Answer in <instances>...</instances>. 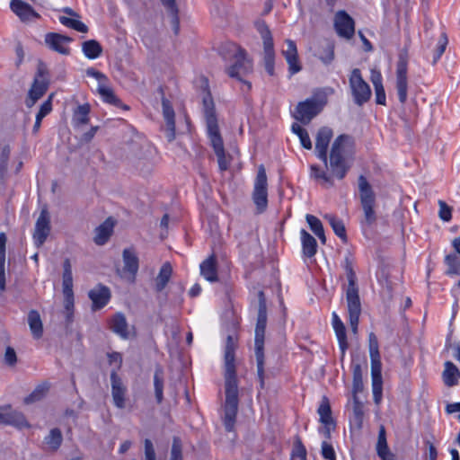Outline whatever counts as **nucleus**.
I'll return each instance as SVG.
<instances>
[{
	"mask_svg": "<svg viewBox=\"0 0 460 460\" xmlns=\"http://www.w3.org/2000/svg\"><path fill=\"white\" fill-rule=\"evenodd\" d=\"M202 81L204 88L202 106L207 124L208 136L210 140V144L215 151V154L217 157V163L220 171H226L229 166V160L226 156L224 142L219 131L217 118L215 111V103L212 95L208 90V80L206 78H203Z\"/></svg>",
	"mask_w": 460,
	"mask_h": 460,
	"instance_id": "nucleus-1",
	"label": "nucleus"
},
{
	"mask_svg": "<svg viewBox=\"0 0 460 460\" xmlns=\"http://www.w3.org/2000/svg\"><path fill=\"white\" fill-rule=\"evenodd\" d=\"M355 139L342 134L333 141L327 165L333 178L343 180L353 165L355 159Z\"/></svg>",
	"mask_w": 460,
	"mask_h": 460,
	"instance_id": "nucleus-2",
	"label": "nucleus"
},
{
	"mask_svg": "<svg viewBox=\"0 0 460 460\" xmlns=\"http://www.w3.org/2000/svg\"><path fill=\"white\" fill-rule=\"evenodd\" d=\"M343 267L348 279L346 300L348 304L349 324L352 331L356 332L361 314V303L358 295V288L357 286V276L353 270V258L350 253L345 256Z\"/></svg>",
	"mask_w": 460,
	"mask_h": 460,
	"instance_id": "nucleus-3",
	"label": "nucleus"
},
{
	"mask_svg": "<svg viewBox=\"0 0 460 460\" xmlns=\"http://www.w3.org/2000/svg\"><path fill=\"white\" fill-rule=\"evenodd\" d=\"M222 53L225 58L233 57L234 61L227 68V74L247 85V89L252 88V84L242 79L243 75H247L252 70V64L246 57V51L234 42H227L222 47Z\"/></svg>",
	"mask_w": 460,
	"mask_h": 460,
	"instance_id": "nucleus-4",
	"label": "nucleus"
},
{
	"mask_svg": "<svg viewBox=\"0 0 460 460\" xmlns=\"http://www.w3.org/2000/svg\"><path fill=\"white\" fill-rule=\"evenodd\" d=\"M226 401L224 404L223 423L227 432L234 429L239 405V388L237 376H226L225 382Z\"/></svg>",
	"mask_w": 460,
	"mask_h": 460,
	"instance_id": "nucleus-5",
	"label": "nucleus"
},
{
	"mask_svg": "<svg viewBox=\"0 0 460 460\" xmlns=\"http://www.w3.org/2000/svg\"><path fill=\"white\" fill-rule=\"evenodd\" d=\"M267 324V306L263 292L259 293L258 316L255 327L254 351L257 374H264V340Z\"/></svg>",
	"mask_w": 460,
	"mask_h": 460,
	"instance_id": "nucleus-6",
	"label": "nucleus"
},
{
	"mask_svg": "<svg viewBox=\"0 0 460 460\" xmlns=\"http://www.w3.org/2000/svg\"><path fill=\"white\" fill-rule=\"evenodd\" d=\"M360 204L364 213V223L372 226L376 221V214L374 209L376 205V193L364 175L358 178Z\"/></svg>",
	"mask_w": 460,
	"mask_h": 460,
	"instance_id": "nucleus-7",
	"label": "nucleus"
},
{
	"mask_svg": "<svg viewBox=\"0 0 460 460\" xmlns=\"http://www.w3.org/2000/svg\"><path fill=\"white\" fill-rule=\"evenodd\" d=\"M349 89L353 102L358 106L367 103L372 95L369 84L363 79L358 68H354L349 78Z\"/></svg>",
	"mask_w": 460,
	"mask_h": 460,
	"instance_id": "nucleus-8",
	"label": "nucleus"
},
{
	"mask_svg": "<svg viewBox=\"0 0 460 460\" xmlns=\"http://www.w3.org/2000/svg\"><path fill=\"white\" fill-rule=\"evenodd\" d=\"M408 51H400L396 64V91L399 102L404 104L408 98Z\"/></svg>",
	"mask_w": 460,
	"mask_h": 460,
	"instance_id": "nucleus-9",
	"label": "nucleus"
},
{
	"mask_svg": "<svg viewBox=\"0 0 460 460\" xmlns=\"http://www.w3.org/2000/svg\"><path fill=\"white\" fill-rule=\"evenodd\" d=\"M252 200L256 206L257 213H263L268 207V181L264 166L258 168L252 191Z\"/></svg>",
	"mask_w": 460,
	"mask_h": 460,
	"instance_id": "nucleus-10",
	"label": "nucleus"
},
{
	"mask_svg": "<svg viewBox=\"0 0 460 460\" xmlns=\"http://www.w3.org/2000/svg\"><path fill=\"white\" fill-rule=\"evenodd\" d=\"M323 108V103L314 98L298 102L293 114L294 118L303 124H308Z\"/></svg>",
	"mask_w": 460,
	"mask_h": 460,
	"instance_id": "nucleus-11",
	"label": "nucleus"
},
{
	"mask_svg": "<svg viewBox=\"0 0 460 460\" xmlns=\"http://www.w3.org/2000/svg\"><path fill=\"white\" fill-rule=\"evenodd\" d=\"M333 22L335 31L340 37L346 40L352 39L355 34V21L346 11H338Z\"/></svg>",
	"mask_w": 460,
	"mask_h": 460,
	"instance_id": "nucleus-12",
	"label": "nucleus"
},
{
	"mask_svg": "<svg viewBox=\"0 0 460 460\" xmlns=\"http://www.w3.org/2000/svg\"><path fill=\"white\" fill-rule=\"evenodd\" d=\"M0 425H10L18 429L30 428L25 416L13 410L11 404L0 406Z\"/></svg>",
	"mask_w": 460,
	"mask_h": 460,
	"instance_id": "nucleus-13",
	"label": "nucleus"
},
{
	"mask_svg": "<svg viewBox=\"0 0 460 460\" xmlns=\"http://www.w3.org/2000/svg\"><path fill=\"white\" fill-rule=\"evenodd\" d=\"M50 233V217L48 209L42 208L38 217L33 233L34 243L37 247L41 246Z\"/></svg>",
	"mask_w": 460,
	"mask_h": 460,
	"instance_id": "nucleus-14",
	"label": "nucleus"
},
{
	"mask_svg": "<svg viewBox=\"0 0 460 460\" xmlns=\"http://www.w3.org/2000/svg\"><path fill=\"white\" fill-rule=\"evenodd\" d=\"M238 348L237 336L229 334L226 337L224 349V367L225 374L236 373L235 350Z\"/></svg>",
	"mask_w": 460,
	"mask_h": 460,
	"instance_id": "nucleus-15",
	"label": "nucleus"
},
{
	"mask_svg": "<svg viewBox=\"0 0 460 460\" xmlns=\"http://www.w3.org/2000/svg\"><path fill=\"white\" fill-rule=\"evenodd\" d=\"M72 41L71 37L58 32H49L45 35V44L49 49L65 56L70 54V49L67 45Z\"/></svg>",
	"mask_w": 460,
	"mask_h": 460,
	"instance_id": "nucleus-16",
	"label": "nucleus"
},
{
	"mask_svg": "<svg viewBox=\"0 0 460 460\" xmlns=\"http://www.w3.org/2000/svg\"><path fill=\"white\" fill-rule=\"evenodd\" d=\"M333 136L332 129L328 127L319 128L315 138V152L317 157L327 165L328 147Z\"/></svg>",
	"mask_w": 460,
	"mask_h": 460,
	"instance_id": "nucleus-17",
	"label": "nucleus"
},
{
	"mask_svg": "<svg viewBox=\"0 0 460 460\" xmlns=\"http://www.w3.org/2000/svg\"><path fill=\"white\" fill-rule=\"evenodd\" d=\"M111 395L114 405L119 409L126 407L128 394L127 385L119 376H111Z\"/></svg>",
	"mask_w": 460,
	"mask_h": 460,
	"instance_id": "nucleus-18",
	"label": "nucleus"
},
{
	"mask_svg": "<svg viewBox=\"0 0 460 460\" xmlns=\"http://www.w3.org/2000/svg\"><path fill=\"white\" fill-rule=\"evenodd\" d=\"M49 79H39L34 77L33 83L28 92L25 105L31 108L46 93L49 88Z\"/></svg>",
	"mask_w": 460,
	"mask_h": 460,
	"instance_id": "nucleus-19",
	"label": "nucleus"
},
{
	"mask_svg": "<svg viewBox=\"0 0 460 460\" xmlns=\"http://www.w3.org/2000/svg\"><path fill=\"white\" fill-rule=\"evenodd\" d=\"M88 296L93 302L92 309L97 311L103 308L109 303L111 291L108 287L99 284L89 291Z\"/></svg>",
	"mask_w": 460,
	"mask_h": 460,
	"instance_id": "nucleus-20",
	"label": "nucleus"
},
{
	"mask_svg": "<svg viewBox=\"0 0 460 460\" xmlns=\"http://www.w3.org/2000/svg\"><path fill=\"white\" fill-rule=\"evenodd\" d=\"M287 49L282 50V54L288 65V72L295 75L301 71L302 66L298 60L297 49L295 41L286 40Z\"/></svg>",
	"mask_w": 460,
	"mask_h": 460,
	"instance_id": "nucleus-21",
	"label": "nucleus"
},
{
	"mask_svg": "<svg viewBox=\"0 0 460 460\" xmlns=\"http://www.w3.org/2000/svg\"><path fill=\"white\" fill-rule=\"evenodd\" d=\"M163 115L165 120V136L169 142H172L175 138V113L171 102L163 98L162 100Z\"/></svg>",
	"mask_w": 460,
	"mask_h": 460,
	"instance_id": "nucleus-22",
	"label": "nucleus"
},
{
	"mask_svg": "<svg viewBox=\"0 0 460 460\" xmlns=\"http://www.w3.org/2000/svg\"><path fill=\"white\" fill-rule=\"evenodd\" d=\"M10 8L23 22L30 21L31 18H40V14L22 0H12Z\"/></svg>",
	"mask_w": 460,
	"mask_h": 460,
	"instance_id": "nucleus-23",
	"label": "nucleus"
},
{
	"mask_svg": "<svg viewBox=\"0 0 460 460\" xmlns=\"http://www.w3.org/2000/svg\"><path fill=\"white\" fill-rule=\"evenodd\" d=\"M109 327L111 331L119 335L121 339L129 338L128 324L126 316L122 313H116L109 320Z\"/></svg>",
	"mask_w": 460,
	"mask_h": 460,
	"instance_id": "nucleus-24",
	"label": "nucleus"
},
{
	"mask_svg": "<svg viewBox=\"0 0 460 460\" xmlns=\"http://www.w3.org/2000/svg\"><path fill=\"white\" fill-rule=\"evenodd\" d=\"M199 268L201 276L208 281L217 282L218 280L217 256L214 253L203 261Z\"/></svg>",
	"mask_w": 460,
	"mask_h": 460,
	"instance_id": "nucleus-25",
	"label": "nucleus"
},
{
	"mask_svg": "<svg viewBox=\"0 0 460 460\" xmlns=\"http://www.w3.org/2000/svg\"><path fill=\"white\" fill-rule=\"evenodd\" d=\"M114 222L111 217L107 218L95 229L94 243L97 245L105 244L113 233Z\"/></svg>",
	"mask_w": 460,
	"mask_h": 460,
	"instance_id": "nucleus-26",
	"label": "nucleus"
},
{
	"mask_svg": "<svg viewBox=\"0 0 460 460\" xmlns=\"http://www.w3.org/2000/svg\"><path fill=\"white\" fill-rule=\"evenodd\" d=\"M332 326L338 339L341 357L344 356L349 344L347 341L346 328L336 313H332Z\"/></svg>",
	"mask_w": 460,
	"mask_h": 460,
	"instance_id": "nucleus-27",
	"label": "nucleus"
},
{
	"mask_svg": "<svg viewBox=\"0 0 460 460\" xmlns=\"http://www.w3.org/2000/svg\"><path fill=\"white\" fill-rule=\"evenodd\" d=\"M352 416L349 419L350 426L360 430L364 420V404L358 395L352 399Z\"/></svg>",
	"mask_w": 460,
	"mask_h": 460,
	"instance_id": "nucleus-28",
	"label": "nucleus"
},
{
	"mask_svg": "<svg viewBox=\"0 0 460 460\" xmlns=\"http://www.w3.org/2000/svg\"><path fill=\"white\" fill-rule=\"evenodd\" d=\"M172 274V265L169 262L164 263L159 270L157 277L155 278V292H157V293L162 292L165 288L168 282L170 281Z\"/></svg>",
	"mask_w": 460,
	"mask_h": 460,
	"instance_id": "nucleus-29",
	"label": "nucleus"
},
{
	"mask_svg": "<svg viewBox=\"0 0 460 460\" xmlns=\"http://www.w3.org/2000/svg\"><path fill=\"white\" fill-rule=\"evenodd\" d=\"M97 92L102 96V100L115 107L128 110V106L123 104L122 102L116 96L113 90L102 84H100L97 88Z\"/></svg>",
	"mask_w": 460,
	"mask_h": 460,
	"instance_id": "nucleus-30",
	"label": "nucleus"
},
{
	"mask_svg": "<svg viewBox=\"0 0 460 460\" xmlns=\"http://www.w3.org/2000/svg\"><path fill=\"white\" fill-rule=\"evenodd\" d=\"M300 234L303 254L307 258H312L317 252V242L315 238L305 229L301 230Z\"/></svg>",
	"mask_w": 460,
	"mask_h": 460,
	"instance_id": "nucleus-31",
	"label": "nucleus"
},
{
	"mask_svg": "<svg viewBox=\"0 0 460 460\" xmlns=\"http://www.w3.org/2000/svg\"><path fill=\"white\" fill-rule=\"evenodd\" d=\"M28 324L33 338L40 339L43 335V324L37 310L32 309L28 313Z\"/></svg>",
	"mask_w": 460,
	"mask_h": 460,
	"instance_id": "nucleus-32",
	"label": "nucleus"
},
{
	"mask_svg": "<svg viewBox=\"0 0 460 460\" xmlns=\"http://www.w3.org/2000/svg\"><path fill=\"white\" fill-rule=\"evenodd\" d=\"M91 106L89 103L79 105L73 113L72 122L75 127L86 125L89 122Z\"/></svg>",
	"mask_w": 460,
	"mask_h": 460,
	"instance_id": "nucleus-33",
	"label": "nucleus"
},
{
	"mask_svg": "<svg viewBox=\"0 0 460 460\" xmlns=\"http://www.w3.org/2000/svg\"><path fill=\"white\" fill-rule=\"evenodd\" d=\"M124 271L135 276L138 270V258L133 250L125 249L123 251Z\"/></svg>",
	"mask_w": 460,
	"mask_h": 460,
	"instance_id": "nucleus-34",
	"label": "nucleus"
},
{
	"mask_svg": "<svg viewBox=\"0 0 460 460\" xmlns=\"http://www.w3.org/2000/svg\"><path fill=\"white\" fill-rule=\"evenodd\" d=\"M161 3L166 8L168 13L170 14L172 30L174 33L177 34L180 30V18L179 9L175 3V0H161Z\"/></svg>",
	"mask_w": 460,
	"mask_h": 460,
	"instance_id": "nucleus-35",
	"label": "nucleus"
},
{
	"mask_svg": "<svg viewBox=\"0 0 460 460\" xmlns=\"http://www.w3.org/2000/svg\"><path fill=\"white\" fill-rule=\"evenodd\" d=\"M53 93L40 105V111L36 115L35 123L32 128V133L37 134L40 128L42 119L52 111Z\"/></svg>",
	"mask_w": 460,
	"mask_h": 460,
	"instance_id": "nucleus-36",
	"label": "nucleus"
},
{
	"mask_svg": "<svg viewBox=\"0 0 460 460\" xmlns=\"http://www.w3.org/2000/svg\"><path fill=\"white\" fill-rule=\"evenodd\" d=\"M311 177L327 188L333 187L334 181L332 174H328L324 170L321 169L318 165L313 164L310 167Z\"/></svg>",
	"mask_w": 460,
	"mask_h": 460,
	"instance_id": "nucleus-37",
	"label": "nucleus"
},
{
	"mask_svg": "<svg viewBox=\"0 0 460 460\" xmlns=\"http://www.w3.org/2000/svg\"><path fill=\"white\" fill-rule=\"evenodd\" d=\"M82 49L85 57L89 59H95L102 53V47L95 40H89L83 42Z\"/></svg>",
	"mask_w": 460,
	"mask_h": 460,
	"instance_id": "nucleus-38",
	"label": "nucleus"
},
{
	"mask_svg": "<svg viewBox=\"0 0 460 460\" xmlns=\"http://www.w3.org/2000/svg\"><path fill=\"white\" fill-rule=\"evenodd\" d=\"M62 442L63 435L58 428L51 429L49 434L44 438V443L53 452H56L60 447Z\"/></svg>",
	"mask_w": 460,
	"mask_h": 460,
	"instance_id": "nucleus-39",
	"label": "nucleus"
},
{
	"mask_svg": "<svg viewBox=\"0 0 460 460\" xmlns=\"http://www.w3.org/2000/svg\"><path fill=\"white\" fill-rule=\"evenodd\" d=\"M305 218L313 233L320 239L323 244H325L326 237L324 234L323 224L320 219L309 214L306 215Z\"/></svg>",
	"mask_w": 460,
	"mask_h": 460,
	"instance_id": "nucleus-40",
	"label": "nucleus"
},
{
	"mask_svg": "<svg viewBox=\"0 0 460 460\" xmlns=\"http://www.w3.org/2000/svg\"><path fill=\"white\" fill-rule=\"evenodd\" d=\"M63 293L73 292V275L72 266L69 259H66L63 262Z\"/></svg>",
	"mask_w": 460,
	"mask_h": 460,
	"instance_id": "nucleus-41",
	"label": "nucleus"
},
{
	"mask_svg": "<svg viewBox=\"0 0 460 460\" xmlns=\"http://www.w3.org/2000/svg\"><path fill=\"white\" fill-rule=\"evenodd\" d=\"M320 416V421L323 424H333V418L332 416V409L327 397L323 396L321 404L317 410Z\"/></svg>",
	"mask_w": 460,
	"mask_h": 460,
	"instance_id": "nucleus-42",
	"label": "nucleus"
},
{
	"mask_svg": "<svg viewBox=\"0 0 460 460\" xmlns=\"http://www.w3.org/2000/svg\"><path fill=\"white\" fill-rule=\"evenodd\" d=\"M50 384L49 382H43L40 384L33 392L24 399L26 404L41 400L49 392Z\"/></svg>",
	"mask_w": 460,
	"mask_h": 460,
	"instance_id": "nucleus-43",
	"label": "nucleus"
},
{
	"mask_svg": "<svg viewBox=\"0 0 460 460\" xmlns=\"http://www.w3.org/2000/svg\"><path fill=\"white\" fill-rule=\"evenodd\" d=\"M325 219L328 220L329 224L331 225L332 228L333 229L334 233L344 242L347 241V234H346V229L345 226L342 222V220L337 218L336 217L332 215H326Z\"/></svg>",
	"mask_w": 460,
	"mask_h": 460,
	"instance_id": "nucleus-44",
	"label": "nucleus"
},
{
	"mask_svg": "<svg viewBox=\"0 0 460 460\" xmlns=\"http://www.w3.org/2000/svg\"><path fill=\"white\" fill-rule=\"evenodd\" d=\"M256 29L263 40V49L274 47L271 32L265 22H257Z\"/></svg>",
	"mask_w": 460,
	"mask_h": 460,
	"instance_id": "nucleus-45",
	"label": "nucleus"
},
{
	"mask_svg": "<svg viewBox=\"0 0 460 460\" xmlns=\"http://www.w3.org/2000/svg\"><path fill=\"white\" fill-rule=\"evenodd\" d=\"M11 154L9 145H3L0 147V180L4 181L7 172L8 161Z\"/></svg>",
	"mask_w": 460,
	"mask_h": 460,
	"instance_id": "nucleus-46",
	"label": "nucleus"
},
{
	"mask_svg": "<svg viewBox=\"0 0 460 460\" xmlns=\"http://www.w3.org/2000/svg\"><path fill=\"white\" fill-rule=\"evenodd\" d=\"M445 263L447 266V275H460V261L456 253L447 254Z\"/></svg>",
	"mask_w": 460,
	"mask_h": 460,
	"instance_id": "nucleus-47",
	"label": "nucleus"
},
{
	"mask_svg": "<svg viewBox=\"0 0 460 460\" xmlns=\"http://www.w3.org/2000/svg\"><path fill=\"white\" fill-rule=\"evenodd\" d=\"M383 376H372L373 398L376 404H379L383 396Z\"/></svg>",
	"mask_w": 460,
	"mask_h": 460,
	"instance_id": "nucleus-48",
	"label": "nucleus"
},
{
	"mask_svg": "<svg viewBox=\"0 0 460 460\" xmlns=\"http://www.w3.org/2000/svg\"><path fill=\"white\" fill-rule=\"evenodd\" d=\"M274 59H275L274 47L264 48V66H265L266 72L270 75H274Z\"/></svg>",
	"mask_w": 460,
	"mask_h": 460,
	"instance_id": "nucleus-49",
	"label": "nucleus"
},
{
	"mask_svg": "<svg viewBox=\"0 0 460 460\" xmlns=\"http://www.w3.org/2000/svg\"><path fill=\"white\" fill-rule=\"evenodd\" d=\"M447 43H448V39H447V33L442 32L440 35V38L438 40L437 49H435L434 54H433V60H432L433 64H436L439 60V58H441V56L443 55V53L446 50Z\"/></svg>",
	"mask_w": 460,
	"mask_h": 460,
	"instance_id": "nucleus-50",
	"label": "nucleus"
},
{
	"mask_svg": "<svg viewBox=\"0 0 460 460\" xmlns=\"http://www.w3.org/2000/svg\"><path fill=\"white\" fill-rule=\"evenodd\" d=\"M388 449L385 429L384 426H380L376 443L377 456L384 455Z\"/></svg>",
	"mask_w": 460,
	"mask_h": 460,
	"instance_id": "nucleus-51",
	"label": "nucleus"
},
{
	"mask_svg": "<svg viewBox=\"0 0 460 460\" xmlns=\"http://www.w3.org/2000/svg\"><path fill=\"white\" fill-rule=\"evenodd\" d=\"M293 460H306V449L301 441V438L297 436L295 439V448L292 453Z\"/></svg>",
	"mask_w": 460,
	"mask_h": 460,
	"instance_id": "nucleus-52",
	"label": "nucleus"
},
{
	"mask_svg": "<svg viewBox=\"0 0 460 460\" xmlns=\"http://www.w3.org/2000/svg\"><path fill=\"white\" fill-rule=\"evenodd\" d=\"M320 60L325 64H331L334 59V46L332 43L326 42L323 48V53L319 57Z\"/></svg>",
	"mask_w": 460,
	"mask_h": 460,
	"instance_id": "nucleus-53",
	"label": "nucleus"
},
{
	"mask_svg": "<svg viewBox=\"0 0 460 460\" xmlns=\"http://www.w3.org/2000/svg\"><path fill=\"white\" fill-rule=\"evenodd\" d=\"M107 356L109 364L112 367L111 374H116L117 371L119 370L122 364V355L119 352H111L108 353Z\"/></svg>",
	"mask_w": 460,
	"mask_h": 460,
	"instance_id": "nucleus-54",
	"label": "nucleus"
},
{
	"mask_svg": "<svg viewBox=\"0 0 460 460\" xmlns=\"http://www.w3.org/2000/svg\"><path fill=\"white\" fill-rule=\"evenodd\" d=\"M439 211L438 216L441 220L449 222L452 218V208L449 207L444 200H438Z\"/></svg>",
	"mask_w": 460,
	"mask_h": 460,
	"instance_id": "nucleus-55",
	"label": "nucleus"
},
{
	"mask_svg": "<svg viewBox=\"0 0 460 460\" xmlns=\"http://www.w3.org/2000/svg\"><path fill=\"white\" fill-rule=\"evenodd\" d=\"M425 445V452H424V459L425 460H437L438 458V450L430 440H424Z\"/></svg>",
	"mask_w": 460,
	"mask_h": 460,
	"instance_id": "nucleus-56",
	"label": "nucleus"
},
{
	"mask_svg": "<svg viewBox=\"0 0 460 460\" xmlns=\"http://www.w3.org/2000/svg\"><path fill=\"white\" fill-rule=\"evenodd\" d=\"M154 385H155V394L157 403H161L164 399L163 390H164V380L160 376H155L154 378Z\"/></svg>",
	"mask_w": 460,
	"mask_h": 460,
	"instance_id": "nucleus-57",
	"label": "nucleus"
},
{
	"mask_svg": "<svg viewBox=\"0 0 460 460\" xmlns=\"http://www.w3.org/2000/svg\"><path fill=\"white\" fill-rule=\"evenodd\" d=\"M170 460H182L181 443L178 438H173Z\"/></svg>",
	"mask_w": 460,
	"mask_h": 460,
	"instance_id": "nucleus-58",
	"label": "nucleus"
},
{
	"mask_svg": "<svg viewBox=\"0 0 460 460\" xmlns=\"http://www.w3.org/2000/svg\"><path fill=\"white\" fill-rule=\"evenodd\" d=\"M321 453H322L323 457L326 460H335L336 459V453L334 451V448L327 441H323L322 443Z\"/></svg>",
	"mask_w": 460,
	"mask_h": 460,
	"instance_id": "nucleus-59",
	"label": "nucleus"
},
{
	"mask_svg": "<svg viewBox=\"0 0 460 460\" xmlns=\"http://www.w3.org/2000/svg\"><path fill=\"white\" fill-rule=\"evenodd\" d=\"M370 359H371V374H381L382 363H381L380 353H376V354L371 353Z\"/></svg>",
	"mask_w": 460,
	"mask_h": 460,
	"instance_id": "nucleus-60",
	"label": "nucleus"
},
{
	"mask_svg": "<svg viewBox=\"0 0 460 460\" xmlns=\"http://www.w3.org/2000/svg\"><path fill=\"white\" fill-rule=\"evenodd\" d=\"M145 460H156L155 451L152 441L148 438L145 439Z\"/></svg>",
	"mask_w": 460,
	"mask_h": 460,
	"instance_id": "nucleus-61",
	"label": "nucleus"
},
{
	"mask_svg": "<svg viewBox=\"0 0 460 460\" xmlns=\"http://www.w3.org/2000/svg\"><path fill=\"white\" fill-rule=\"evenodd\" d=\"M363 391L362 376H353L352 399Z\"/></svg>",
	"mask_w": 460,
	"mask_h": 460,
	"instance_id": "nucleus-62",
	"label": "nucleus"
},
{
	"mask_svg": "<svg viewBox=\"0 0 460 460\" xmlns=\"http://www.w3.org/2000/svg\"><path fill=\"white\" fill-rule=\"evenodd\" d=\"M64 294V312L74 311V293H63Z\"/></svg>",
	"mask_w": 460,
	"mask_h": 460,
	"instance_id": "nucleus-63",
	"label": "nucleus"
},
{
	"mask_svg": "<svg viewBox=\"0 0 460 460\" xmlns=\"http://www.w3.org/2000/svg\"><path fill=\"white\" fill-rule=\"evenodd\" d=\"M368 345H369V354L374 353H379L378 349V341L374 332H370L368 335Z\"/></svg>",
	"mask_w": 460,
	"mask_h": 460,
	"instance_id": "nucleus-64",
	"label": "nucleus"
}]
</instances>
